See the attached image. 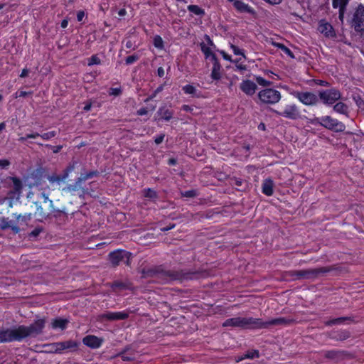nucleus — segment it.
<instances>
[{"label":"nucleus","instance_id":"nucleus-1","mask_svg":"<svg viewBox=\"0 0 364 364\" xmlns=\"http://www.w3.org/2000/svg\"><path fill=\"white\" fill-rule=\"evenodd\" d=\"M143 277L154 278L161 283H169L173 281H189L207 277L209 274L203 269H171L166 270L161 267L141 270Z\"/></svg>","mask_w":364,"mask_h":364},{"label":"nucleus","instance_id":"nucleus-2","mask_svg":"<svg viewBox=\"0 0 364 364\" xmlns=\"http://www.w3.org/2000/svg\"><path fill=\"white\" fill-rule=\"evenodd\" d=\"M294 321L283 317L272 318L267 321L253 317H234L226 319L223 326L240 327L244 329L269 328L271 326H287L293 323Z\"/></svg>","mask_w":364,"mask_h":364},{"label":"nucleus","instance_id":"nucleus-3","mask_svg":"<svg viewBox=\"0 0 364 364\" xmlns=\"http://www.w3.org/2000/svg\"><path fill=\"white\" fill-rule=\"evenodd\" d=\"M46 319L40 318L29 326L20 325L13 328L15 341H22L28 337H36L41 334L45 327Z\"/></svg>","mask_w":364,"mask_h":364},{"label":"nucleus","instance_id":"nucleus-4","mask_svg":"<svg viewBox=\"0 0 364 364\" xmlns=\"http://www.w3.org/2000/svg\"><path fill=\"white\" fill-rule=\"evenodd\" d=\"M331 270L330 267H323L316 269L291 270L287 272V274L294 280L315 279L321 274L329 272Z\"/></svg>","mask_w":364,"mask_h":364},{"label":"nucleus","instance_id":"nucleus-5","mask_svg":"<svg viewBox=\"0 0 364 364\" xmlns=\"http://www.w3.org/2000/svg\"><path fill=\"white\" fill-rule=\"evenodd\" d=\"M313 124H319L326 129L336 132H343L346 129V125L331 116H324L321 118L316 117L311 121Z\"/></svg>","mask_w":364,"mask_h":364},{"label":"nucleus","instance_id":"nucleus-6","mask_svg":"<svg viewBox=\"0 0 364 364\" xmlns=\"http://www.w3.org/2000/svg\"><path fill=\"white\" fill-rule=\"evenodd\" d=\"M108 257L113 267H116L120 264L131 265L132 253L127 250L120 249L114 250L109 254Z\"/></svg>","mask_w":364,"mask_h":364},{"label":"nucleus","instance_id":"nucleus-7","mask_svg":"<svg viewBox=\"0 0 364 364\" xmlns=\"http://www.w3.org/2000/svg\"><path fill=\"white\" fill-rule=\"evenodd\" d=\"M341 92L336 87L318 91V101L326 106H332L341 98Z\"/></svg>","mask_w":364,"mask_h":364},{"label":"nucleus","instance_id":"nucleus-8","mask_svg":"<svg viewBox=\"0 0 364 364\" xmlns=\"http://www.w3.org/2000/svg\"><path fill=\"white\" fill-rule=\"evenodd\" d=\"M281 93L272 88H265L258 93V98L261 102L267 105H274L281 100Z\"/></svg>","mask_w":364,"mask_h":364},{"label":"nucleus","instance_id":"nucleus-9","mask_svg":"<svg viewBox=\"0 0 364 364\" xmlns=\"http://www.w3.org/2000/svg\"><path fill=\"white\" fill-rule=\"evenodd\" d=\"M300 102L306 106H316L318 103V95L311 92H300L294 90L290 92Z\"/></svg>","mask_w":364,"mask_h":364},{"label":"nucleus","instance_id":"nucleus-10","mask_svg":"<svg viewBox=\"0 0 364 364\" xmlns=\"http://www.w3.org/2000/svg\"><path fill=\"white\" fill-rule=\"evenodd\" d=\"M350 24L356 32L364 33V5L362 4L355 9Z\"/></svg>","mask_w":364,"mask_h":364},{"label":"nucleus","instance_id":"nucleus-11","mask_svg":"<svg viewBox=\"0 0 364 364\" xmlns=\"http://www.w3.org/2000/svg\"><path fill=\"white\" fill-rule=\"evenodd\" d=\"M271 111L277 116H281L291 120H296L301 117L299 107L295 104L287 105L282 112L271 109Z\"/></svg>","mask_w":364,"mask_h":364},{"label":"nucleus","instance_id":"nucleus-12","mask_svg":"<svg viewBox=\"0 0 364 364\" xmlns=\"http://www.w3.org/2000/svg\"><path fill=\"white\" fill-rule=\"evenodd\" d=\"M132 311L130 310H126L124 311L119 312H111L107 311L104 314L99 315V319L101 321H119V320H126L129 318V314Z\"/></svg>","mask_w":364,"mask_h":364},{"label":"nucleus","instance_id":"nucleus-13","mask_svg":"<svg viewBox=\"0 0 364 364\" xmlns=\"http://www.w3.org/2000/svg\"><path fill=\"white\" fill-rule=\"evenodd\" d=\"M8 179L13 182L12 188L9 191V196L11 198H16L18 199L22 192L23 183L21 179L17 177L10 176Z\"/></svg>","mask_w":364,"mask_h":364},{"label":"nucleus","instance_id":"nucleus-14","mask_svg":"<svg viewBox=\"0 0 364 364\" xmlns=\"http://www.w3.org/2000/svg\"><path fill=\"white\" fill-rule=\"evenodd\" d=\"M55 353H61L63 350L75 349L78 344L77 342L69 340L63 342L55 343L53 344Z\"/></svg>","mask_w":364,"mask_h":364},{"label":"nucleus","instance_id":"nucleus-15","mask_svg":"<svg viewBox=\"0 0 364 364\" xmlns=\"http://www.w3.org/2000/svg\"><path fill=\"white\" fill-rule=\"evenodd\" d=\"M15 341L13 328L0 327V343Z\"/></svg>","mask_w":364,"mask_h":364},{"label":"nucleus","instance_id":"nucleus-16","mask_svg":"<svg viewBox=\"0 0 364 364\" xmlns=\"http://www.w3.org/2000/svg\"><path fill=\"white\" fill-rule=\"evenodd\" d=\"M350 0H333L332 6L334 9L338 8V18L343 22L344 14Z\"/></svg>","mask_w":364,"mask_h":364},{"label":"nucleus","instance_id":"nucleus-17","mask_svg":"<svg viewBox=\"0 0 364 364\" xmlns=\"http://www.w3.org/2000/svg\"><path fill=\"white\" fill-rule=\"evenodd\" d=\"M36 206V211L35 215L38 217V221H43L47 219H50L52 218V213L48 210H46L43 207L41 203L40 202H34L33 203Z\"/></svg>","mask_w":364,"mask_h":364},{"label":"nucleus","instance_id":"nucleus-18","mask_svg":"<svg viewBox=\"0 0 364 364\" xmlns=\"http://www.w3.org/2000/svg\"><path fill=\"white\" fill-rule=\"evenodd\" d=\"M240 88L247 95L252 96L255 93L257 86L254 82L245 80L240 83Z\"/></svg>","mask_w":364,"mask_h":364},{"label":"nucleus","instance_id":"nucleus-19","mask_svg":"<svg viewBox=\"0 0 364 364\" xmlns=\"http://www.w3.org/2000/svg\"><path fill=\"white\" fill-rule=\"evenodd\" d=\"M233 6L240 13H247L253 16L256 15L255 10L242 0H235Z\"/></svg>","mask_w":364,"mask_h":364},{"label":"nucleus","instance_id":"nucleus-20","mask_svg":"<svg viewBox=\"0 0 364 364\" xmlns=\"http://www.w3.org/2000/svg\"><path fill=\"white\" fill-rule=\"evenodd\" d=\"M82 342L85 346L91 348H98L101 346L103 340L95 336L89 335L83 338Z\"/></svg>","mask_w":364,"mask_h":364},{"label":"nucleus","instance_id":"nucleus-21","mask_svg":"<svg viewBox=\"0 0 364 364\" xmlns=\"http://www.w3.org/2000/svg\"><path fill=\"white\" fill-rule=\"evenodd\" d=\"M110 287L114 291L131 290L133 288L132 284L127 280L124 282L115 280L110 284Z\"/></svg>","mask_w":364,"mask_h":364},{"label":"nucleus","instance_id":"nucleus-22","mask_svg":"<svg viewBox=\"0 0 364 364\" xmlns=\"http://www.w3.org/2000/svg\"><path fill=\"white\" fill-rule=\"evenodd\" d=\"M329 336L331 339L335 341H343L349 338L351 336V333L347 330L341 329L337 331H332L330 333Z\"/></svg>","mask_w":364,"mask_h":364},{"label":"nucleus","instance_id":"nucleus-23","mask_svg":"<svg viewBox=\"0 0 364 364\" xmlns=\"http://www.w3.org/2000/svg\"><path fill=\"white\" fill-rule=\"evenodd\" d=\"M318 31L323 33L326 37H335V31L329 23L321 21L318 26Z\"/></svg>","mask_w":364,"mask_h":364},{"label":"nucleus","instance_id":"nucleus-24","mask_svg":"<svg viewBox=\"0 0 364 364\" xmlns=\"http://www.w3.org/2000/svg\"><path fill=\"white\" fill-rule=\"evenodd\" d=\"M156 114L159 116L162 119L168 122L171 119L173 115V112L166 106L161 107L158 109Z\"/></svg>","mask_w":364,"mask_h":364},{"label":"nucleus","instance_id":"nucleus-25","mask_svg":"<svg viewBox=\"0 0 364 364\" xmlns=\"http://www.w3.org/2000/svg\"><path fill=\"white\" fill-rule=\"evenodd\" d=\"M333 110L336 113L343 114L346 117H348L349 114V108L348 106L342 102H336L333 106Z\"/></svg>","mask_w":364,"mask_h":364},{"label":"nucleus","instance_id":"nucleus-26","mask_svg":"<svg viewBox=\"0 0 364 364\" xmlns=\"http://www.w3.org/2000/svg\"><path fill=\"white\" fill-rule=\"evenodd\" d=\"M273 187H274V183L272 181V180H271L270 178H267V179L264 180L262 183V193L267 196H272V194L274 193Z\"/></svg>","mask_w":364,"mask_h":364},{"label":"nucleus","instance_id":"nucleus-27","mask_svg":"<svg viewBox=\"0 0 364 364\" xmlns=\"http://www.w3.org/2000/svg\"><path fill=\"white\" fill-rule=\"evenodd\" d=\"M69 323V320L62 318H56L53 320L51 326L53 329H61L64 330L66 328L67 325Z\"/></svg>","mask_w":364,"mask_h":364},{"label":"nucleus","instance_id":"nucleus-28","mask_svg":"<svg viewBox=\"0 0 364 364\" xmlns=\"http://www.w3.org/2000/svg\"><path fill=\"white\" fill-rule=\"evenodd\" d=\"M344 354L343 351L337 350H327L324 353V357L331 360H339L343 357Z\"/></svg>","mask_w":364,"mask_h":364},{"label":"nucleus","instance_id":"nucleus-29","mask_svg":"<svg viewBox=\"0 0 364 364\" xmlns=\"http://www.w3.org/2000/svg\"><path fill=\"white\" fill-rule=\"evenodd\" d=\"M354 321V317L353 316H343V317H339L336 318H333L331 320H329L325 323L326 326H333V325H338L341 324L344 321Z\"/></svg>","mask_w":364,"mask_h":364},{"label":"nucleus","instance_id":"nucleus-30","mask_svg":"<svg viewBox=\"0 0 364 364\" xmlns=\"http://www.w3.org/2000/svg\"><path fill=\"white\" fill-rule=\"evenodd\" d=\"M222 66L220 62L213 65L210 77L214 80H218L221 78Z\"/></svg>","mask_w":364,"mask_h":364},{"label":"nucleus","instance_id":"nucleus-31","mask_svg":"<svg viewBox=\"0 0 364 364\" xmlns=\"http://www.w3.org/2000/svg\"><path fill=\"white\" fill-rule=\"evenodd\" d=\"M187 9L190 12L197 16H203L205 14V10L198 5L191 4L188 6Z\"/></svg>","mask_w":364,"mask_h":364},{"label":"nucleus","instance_id":"nucleus-32","mask_svg":"<svg viewBox=\"0 0 364 364\" xmlns=\"http://www.w3.org/2000/svg\"><path fill=\"white\" fill-rule=\"evenodd\" d=\"M185 94L191 95L193 97H199L200 95L197 92L196 88L191 85H186L182 87Z\"/></svg>","mask_w":364,"mask_h":364},{"label":"nucleus","instance_id":"nucleus-33","mask_svg":"<svg viewBox=\"0 0 364 364\" xmlns=\"http://www.w3.org/2000/svg\"><path fill=\"white\" fill-rule=\"evenodd\" d=\"M129 350V348L124 349L123 351H122L119 354V356L121 357L122 360H124V361H131V360H133L134 359V353L132 352L127 353Z\"/></svg>","mask_w":364,"mask_h":364},{"label":"nucleus","instance_id":"nucleus-34","mask_svg":"<svg viewBox=\"0 0 364 364\" xmlns=\"http://www.w3.org/2000/svg\"><path fill=\"white\" fill-rule=\"evenodd\" d=\"M279 49H280L282 51H283L285 54H287L288 56H289L291 58L294 59L295 58V56L292 51L287 47L285 45L282 43H275L274 44Z\"/></svg>","mask_w":364,"mask_h":364},{"label":"nucleus","instance_id":"nucleus-35","mask_svg":"<svg viewBox=\"0 0 364 364\" xmlns=\"http://www.w3.org/2000/svg\"><path fill=\"white\" fill-rule=\"evenodd\" d=\"M200 49L205 55V59H208L214 53H213L210 48L205 46L204 43H200Z\"/></svg>","mask_w":364,"mask_h":364},{"label":"nucleus","instance_id":"nucleus-36","mask_svg":"<svg viewBox=\"0 0 364 364\" xmlns=\"http://www.w3.org/2000/svg\"><path fill=\"white\" fill-rule=\"evenodd\" d=\"M46 178L48 180V181L50 183H56L59 184L60 182L63 181L62 178H60V175H56L55 173H53L52 175L47 176Z\"/></svg>","mask_w":364,"mask_h":364},{"label":"nucleus","instance_id":"nucleus-37","mask_svg":"<svg viewBox=\"0 0 364 364\" xmlns=\"http://www.w3.org/2000/svg\"><path fill=\"white\" fill-rule=\"evenodd\" d=\"M14 216H15V218H16V220L18 222L19 221H21V222L29 221L32 218V214L31 213H27V214H25L23 215H22L21 214H19V215L14 214Z\"/></svg>","mask_w":364,"mask_h":364},{"label":"nucleus","instance_id":"nucleus-38","mask_svg":"<svg viewBox=\"0 0 364 364\" xmlns=\"http://www.w3.org/2000/svg\"><path fill=\"white\" fill-rule=\"evenodd\" d=\"M144 196L146 198H149L151 199H156L158 197L157 193L151 188L144 189Z\"/></svg>","mask_w":364,"mask_h":364},{"label":"nucleus","instance_id":"nucleus-39","mask_svg":"<svg viewBox=\"0 0 364 364\" xmlns=\"http://www.w3.org/2000/svg\"><path fill=\"white\" fill-rule=\"evenodd\" d=\"M255 80L259 85H262L263 87H268L272 85V82L265 80L261 76H256Z\"/></svg>","mask_w":364,"mask_h":364},{"label":"nucleus","instance_id":"nucleus-40","mask_svg":"<svg viewBox=\"0 0 364 364\" xmlns=\"http://www.w3.org/2000/svg\"><path fill=\"white\" fill-rule=\"evenodd\" d=\"M154 45L159 49H162L164 48V41L160 36L157 35L154 38Z\"/></svg>","mask_w":364,"mask_h":364},{"label":"nucleus","instance_id":"nucleus-41","mask_svg":"<svg viewBox=\"0 0 364 364\" xmlns=\"http://www.w3.org/2000/svg\"><path fill=\"white\" fill-rule=\"evenodd\" d=\"M140 58V55L138 54H134L132 55H129L125 59V63L127 65H131L137 61Z\"/></svg>","mask_w":364,"mask_h":364},{"label":"nucleus","instance_id":"nucleus-42","mask_svg":"<svg viewBox=\"0 0 364 364\" xmlns=\"http://www.w3.org/2000/svg\"><path fill=\"white\" fill-rule=\"evenodd\" d=\"M40 136V134L38 132L27 134L25 136H21L18 139V141L23 143L28 139H36Z\"/></svg>","mask_w":364,"mask_h":364},{"label":"nucleus","instance_id":"nucleus-43","mask_svg":"<svg viewBox=\"0 0 364 364\" xmlns=\"http://www.w3.org/2000/svg\"><path fill=\"white\" fill-rule=\"evenodd\" d=\"M230 48L232 50L235 55H242L244 58H246V56L245 55L243 50L240 49L237 46H236L235 45H234L232 43H230Z\"/></svg>","mask_w":364,"mask_h":364},{"label":"nucleus","instance_id":"nucleus-44","mask_svg":"<svg viewBox=\"0 0 364 364\" xmlns=\"http://www.w3.org/2000/svg\"><path fill=\"white\" fill-rule=\"evenodd\" d=\"M246 357L248 359H254L259 358V352L258 350H252L246 353Z\"/></svg>","mask_w":364,"mask_h":364},{"label":"nucleus","instance_id":"nucleus-45","mask_svg":"<svg viewBox=\"0 0 364 364\" xmlns=\"http://www.w3.org/2000/svg\"><path fill=\"white\" fill-rule=\"evenodd\" d=\"M100 175V172L97 170L95 171H89L85 174H82L84 178L85 181L90 179V178H92L93 177H96V176H98Z\"/></svg>","mask_w":364,"mask_h":364},{"label":"nucleus","instance_id":"nucleus-46","mask_svg":"<svg viewBox=\"0 0 364 364\" xmlns=\"http://www.w3.org/2000/svg\"><path fill=\"white\" fill-rule=\"evenodd\" d=\"M181 196L183 197H186V198H194L197 196V191L193 189L186 191L181 192Z\"/></svg>","mask_w":364,"mask_h":364},{"label":"nucleus","instance_id":"nucleus-47","mask_svg":"<svg viewBox=\"0 0 364 364\" xmlns=\"http://www.w3.org/2000/svg\"><path fill=\"white\" fill-rule=\"evenodd\" d=\"M56 134L57 133L55 131H50L43 134H40L39 136H41L44 140H48L53 137H55Z\"/></svg>","mask_w":364,"mask_h":364},{"label":"nucleus","instance_id":"nucleus-48","mask_svg":"<svg viewBox=\"0 0 364 364\" xmlns=\"http://www.w3.org/2000/svg\"><path fill=\"white\" fill-rule=\"evenodd\" d=\"M41 196L43 199V203H48L49 205V208L51 209H53V201L52 200L49 199L48 196L46 193L43 192V193H41Z\"/></svg>","mask_w":364,"mask_h":364},{"label":"nucleus","instance_id":"nucleus-49","mask_svg":"<svg viewBox=\"0 0 364 364\" xmlns=\"http://www.w3.org/2000/svg\"><path fill=\"white\" fill-rule=\"evenodd\" d=\"M164 89V86L163 85H160L155 90L154 92L152 93V95H151L149 97H147L146 100H145V102H149V100H153L154 97H156V95L159 92H161Z\"/></svg>","mask_w":364,"mask_h":364},{"label":"nucleus","instance_id":"nucleus-50","mask_svg":"<svg viewBox=\"0 0 364 364\" xmlns=\"http://www.w3.org/2000/svg\"><path fill=\"white\" fill-rule=\"evenodd\" d=\"M80 189L81 188L75 183L73 184H69L64 188V190H66L68 192H75L79 191Z\"/></svg>","mask_w":364,"mask_h":364},{"label":"nucleus","instance_id":"nucleus-51","mask_svg":"<svg viewBox=\"0 0 364 364\" xmlns=\"http://www.w3.org/2000/svg\"><path fill=\"white\" fill-rule=\"evenodd\" d=\"M49 212L52 213V217L58 218L60 217L62 214H65V212L63 210H61L60 209H55L53 207V209L50 208Z\"/></svg>","mask_w":364,"mask_h":364},{"label":"nucleus","instance_id":"nucleus-52","mask_svg":"<svg viewBox=\"0 0 364 364\" xmlns=\"http://www.w3.org/2000/svg\"><path fill=\"white\" fill-rule=\"evenodd\" d=\"M100 64V59L97 55H92L88 61V65Z\"/></svg>","mask_w":364,"mask_h":364},{"label":"nucleus","instance_id":"nucleus-53","mask_svg":"<svg viewBox=\"0 0 364 364\" xmlns=\"http://www.w3.org/2000/svg\"><path fill=\"white\" fill-rule=\"evenodd\" d=\"M11 221H8L6 219L3 218L1 220V223L0 224V227L1 230H6L11 227Z\"/></svg>","mask_w":364,"mask_h":364},{"label":"nucleus","instance_id":"nucleus-54","mask_svg":"<svg viewBox=\"0 0 364 364\" xmlns=\"http://www.w3.org/2000/svg\"><path fill=\"white\" fill-rule=\"evenodd\" d=\"M314 82L317 85H320V86H323V87H329L330 86V83L326 80L316 79V80H314Z\"/></svg>","mask_w":364,"mask_h":364},{"label":"nucleus","instance_id":"nucleus-55","mask_svg":"<svg viewBox=\"0 0 364 364\" xmlns=\"http://www.w3.org/2000/svg\"><path fill=\"white\" fill-rule=\"evenodd\" d=\"M353 99L355 101L357 105L360 108H364V101L360 96H358L357 97H353Z\"/></svg>","mask_w":364,"mask_h":364},{"label":"nucleus","instance_id":"nucleus-56","mask_svg":"<svg viewBox=\"0 0 364 364\" xmlns=\"http://www.w3.org/2000/svg\"><path fill=\"white\" fill-rule=\"evenodd\" d=\"M164 137H165V134H161L159 135H158L157 136L155 137L154 139V142L156 144H160L163 142L164 139Z\"/></svg>","mask_w":364,"mask_h":364},{"label":"nucleus","instance_id":"nucleus-57","mask_svg":"<svg viewBox=\"0 0 364 364\" xmlns=\"http://www.w3.org/2000/svg\"><path fill=\"white\" fill-rule=\"evenodd\" d=\"M46 146L53 149V153H55V154L58 153L63 148V146H61V145L53 146L47 144Z\"/></svg>","mask_w":364,"mask_h":364},{"label":"nucleus","instance_id":"nucleus-58","mask_svg":"<svg viewBox=\"0 0 364 364\" xmlns=\"http://www.w3.org/2000/svg\"><path fill=\"white\" fill-rule=\"evenodd\" d=\"M42 231V229L41 228H35L31 233H30V236L31 237H37L39 235V234Z\"/></svg>","mask_w":364,"mask_h":364},{"label":"nucleus","instance_id":"nucleus-59","mask_svg":"<svg viewBox=\"0 0 364 364\" xmlns=\"http://www.w3.org/2000/svg\"><path fill=\"white\" fill-rule=\"evenodd\" d=\"M10 165V161L7 159H0V166L7 168Z\"/></svg>","mask_w":364,"mask_h":364},{"label":"nucleus","instance_id":"nucleus-60","mask_svg":"<svg viewBox=\"0 0 364 364\" xmlns=\"http://www.w3.org/2000/svg\"><path fill=\"white\" fill-rule=\"evenodd\" d=\"M232 185L233 186H242V181L240 178H234L232 179Z\"/></svg>","mask_w":364,"mask_h":364},{"label":"nucleus","instance_id":"nucleus-61","mask_svg":"<svg viewBox=\"0 0 364 364\" xmlns=\"http://www.w3.org/2000/svg\"><path fill=\"white\" fill-rule=\"evenodd\" d=\"M148 113V110L146 107H141L137 111V114L139 116L146 115Z\"/></svg>","mask_w":364,"mask_h":364},{"label":"nucleus","instance_id":"nucleus-62","mask_svg":"<svg viewBox=\"0 0 364 364\" xmlns=\"http://www.w3.org/2000/svg\"><path fill=\"white\" fill-rule=\"evenodd\" d=\"M83 181H85L82 174H81V176L80 177H78L76 181H75V183L78 185V186L82 188V186H81V184H82V182Z\"/></svg>","mask_w":364,"mask_h":364},{"label":"nucleus","instance_id":"nucleus-63","mask_svg":"<svg viewBox=\"0 0 364 364\" xmlns=\"http://www.w3.org/2000/svg\"><path fill=\"white\" fill-rule=\"evenodd\" d=\"M220 53L222 55L225 60L228 61H232L231 56L228 55L224 50H220Z\"/></svg>","mask_w":364,"mask_h":364},{"label":"nucleus","instance_id":"nucleus-64","mask_svg":"<svg viewBox=\"0 0 364 364\" xmlns=\"http://www.w3.org/2000/svg\"><path fill=\"white\" fill-rule=\"evenodd\" d=\"M85 16V12L83 11H79L77 13V20L78 21H82Z\"/></svg>","mask_w":364,"mask_h":364}]
</instances>
